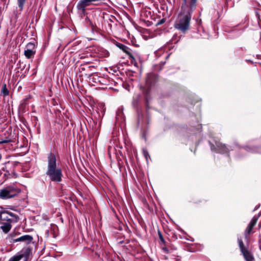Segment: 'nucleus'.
<instances>
[{
    "label": "nucleus",
    "mask_w": 261,
    "mask_h": 261,
    "mask_svg": "<svg viewBox=\"0 0 261 261\" xmlns=\"http://www.w3.org/2000/svg\"><path fill=\"white\" fill-rule=\"evenodd\" d=\"M46 174L54 182H60L63 176L62 169L57 163L55 154L50 152L47 156V165Z\"/></svg>",
    "instance_id": "nucleus-1"
},
{
    "label": "nucleus",
    "mask_w": 261,
    "mask_h": 261,
    "mask_svg": "<svg viewBox=\"0 0 261 261\" xmlns=\"http://www.w3.org/2000/svg\"><path fill=\"white\" fill-rule=\"evenodd\" d=\"M18 219V217L11 212L0 211L1 228L6 233L11 230L12 224L17 222Z\"/></svg>",
    "instance_id": "nucleus-2"
},
{
    "label": "nucleus",
    "mask_w": 261,
    "mask_h": 261,
    "mask_svg": "<svg viewBox=\"0 0 261 261\" xmlns=\"http://www.w3.org/2000/svg\"><path fill=\"white\" fill-rule=\"evenodd\" d=\"M191 15L189 11L184 13L174 24L175 28L181 32L187 31L189 27Z\"/></svg>",
    "instance_id": "nucleus-3"
},
{
    "label": "nucleus",
    "mask_w": 261,
    "mask_h": 261,
    "mask_svg": "<svg viewBox=\"0 0 261 261\" xmlns=\"http://www.w3.org/2000/svg\"><path fill=\"white\" fill-rule=\"evenodd\" d=\"M238 242L240 251L243 254L246 261H255L254 257L248 248L244 246L243 242L241 238L238 239Z\"/></svg>",
    "instance_id": "nucleus-4"
},
{
    "label": "nucleus",
    "mask_w": 261,
    "mask_h": 261,
    "mask_svg": "<svg viewBox=\"0 0 261 261\" xmlns=\"http://www.w3.org/2000/svg\"><path fill=\"white\" fill-rule=\"evenodd\" d=\"M33 241V237L29 234H25L21 236L18 238L13 239V243H17L18 245L22 246H28L31 244Z\"/></svg>",
    "instance_id": "nucleus-5"
},
{
    "label": "nucleus",
    "mask_w": 261,
    "mask_h": 261,
    "mask_svg": "<svg viewBox=\"0 0 261 261\" xmlns=\"http://www.w3.org/2000/svg\"><path fill=\"white\" fill-rule=\"evenodd\" d=\"M16 194L15 189L13 187H8L0 190V198L5 199L14 197Z\"/></svg>",
    "instance_id": "nucleus-6"
},
{
    "label": "nucleus",
    "mask_w": 261,
    "mask_h": 261,
    "mask_svg": "<svg viewBox=\"0 0 261 261\" xmlns=\"http://www.w3.org/2000/svg\"><path fill=\"white\" fill-rule=\"evenodd\" d=\"M211 150L216 152L221 153H227L229 151V149L219 141H216L215 144L211 143Z\"/></svg>",
    "instance_id": "nucleus-7"
},
{
    "label": "nucleus",
    "mask_w": 261,
    "mask_h": 261,
    "mask_svg": "<svg viewBox=\"0 0 261 261\" xmlns=\"http://www.w3.org/2000/svg\"><path fill=\"white\" fill-rule=\"evenodd\" d=\"M157 76L153 73H149L147 74L146 80V85L143 91L146 92V94H148L150 88L153 86L155 83L157 81Z\"/></svg>",
    "instance_id": "nucleus-8"
},
{
    "label": "nucleus",
    "mask_w": 261,
    "mask_h": 261,
    "mask_svg": "<svg viewBox=\"0 0 261 261\" xmlns=\"http://www.w3.org/2000/svg\"><path fill=\"white\" fill-rule=\"evenodd\" d=\"M258 220V217L257 216H254L251 220L250 221V223L248 225L247 228H246L245 231H244V234L245 237V239L246 240H248L249 239V236L254 226L256 225L257 221Z\"/></svg>",
    "instance_id": "nucleus-9"
},
{
    "label": "nucleus",
    "mask_w": 261,
    "mask_h": 261,
    "mask_svg": "<svg viewBox=\"0 0 261 261\" xmlns=\"http://www.w3.org/2000/svg\"><path fill=\"white\" fill-rule=\"evenodd\" d=\"M242 150H245L251 153H261V149L256 146H246L243 148Z\"/></svg>",
    "instance_id": "nucleus-10"
},
{
    "label": "nucleus",
    "mask_w": 261,
    "mask_h": 261,
    "mask_svg": "<svg viewBox=\"0 0 261 261\" xmlns=\"http://www.w3.org/2000/svg\"><path fill=\"white\" fill-rule=\"evenodd\" d=\"M99 107L102 109V110H101V115H100V114L99 113V112L98 111V107L94 108L93 109V113H94L95 111V112L96 113V114L98 115V117L96 116H95V117L97 118H99L100 117H102L104 115L105 111V109H103L104 105L102 103L99 104Z\"/></svg>",
    "instance_id": "nucleus-11"
},
{
    "label": "nucleus",
    "mask_w": 261,
    "mask_h": 261,
    "mask_svg": "<svg viewBox=\"0 0 261 261\" xmlns=\"http://www.w3.org/2000/svg\"><path fill=\"white\" fill-rule=\"evenodd\" d=\"M31 249L29 247H23L22 250L20 252V253L19 254V255L22 256V258L25 257L27 258L30 254Z\"/></svg>",
    "instance_id": "nucleus-12"
},
{
    "label": "nucleus",
    "mask_w": 261,
    "mask_h": 261,
    "mask_svg": "<svg viewBox=\"0 0 261 261\" xmlns=\"http://www.w3.org/2000/svg\"><path fill=\"white\" fill-rule=\"evenodd\" d=\"M36 50H31L25 48L24 51V55L28 59H31L34 56Z\"/></svg>",
    "instance_id": "nucleus-13"
},
{
    "label": "nucleus",
    "mask_w": 261,
    "mask_h": 261,
    "mask_svg": "<svg viewBox=\"0 0 261 261\" xmlns=\"http://www.w3.org/2000/svg\"><path fill=\"white\" fill-rule=\"evenodd\" d=\"M196 0H191L190 7L189 10L188 11L190 12V14L192 13V11H194V10H195L196 8Z\"/></svg>",
    "instance_id": "nucleus-14"
},
{
    "label": "nucleus",
    "mask_w": 261,
    "mask_h": 261,
    "mask_svg": "<svg viewBox=\"0 0 261 261\" xmlns=\"http://www.w3.org/2000/svg\"><path fill=\"white\" fill-rule=\"evenodd\" d=\"M117 46L120 49H121L124 52L128 53V48L125 45L121 44V43H118L117 44Z\"/></svg>",
    "instance_id": "nucleus-15"
},
{
    "label": "nucleus",
    "mask_w": 261,
    "mask_h": 261,
    "mask_svg": "<svg viewBox=\"0 0 261 261\" xmlns=\"http://www.w3.org/2000/svg\"><path fill=\"white\" fill-rule=\"evenodd\" d=\"M1 92L4 95V96H7V95H9V91H8V90L7 89V88L6 87V84H4L2 88Z\"/></svg>",
    "instance_id": "nucleus-16"
},
{
    "label": "nucleus",
    "mask_w": 261,
    "mask_h": 261,
    "mask_svg": "<svg viewBox=\"0 0 261 261\" xmlns=\"http://www.w3.org/2000/svg\"><path fill=\"white\" fill-rule=\"evenodd\" d=\"M25 48L31 50H36L35 44L33 42H29L27 44Z\"/></svg>",
    "instance_id": "nucleus-17"
},
{
    "label": "nucleus",
    "mask_w": 261,
    "mask_h": 261,
    "mask_svg": "<svg viewBox=\"0 0 261 261\" xmlns=\"http://www.w3.org/2000/svg\"><path fill=\"white\" fill-rule=\"evenodd\" d=\"M25 1L26 0H17L18 6L20 11L22 10Z\"/></svg>",
    "instance_id": "nucleus-18"
},
{
    "label": "nucleus",
    "mask_w": 261,
    "mask_h": 261,
    "mask_svg": "<svg viewBox=\"0 0 261 261\" xmlns=\"http://www.w3.org/2000/svg\"><path fill=\"white\" fill-rule=\"evenodd\" d=\"M22 258V256L19 254L14 256L10 258L9 261H19Z\"/></svg>",
    "instance_id": "nucleus-19"
},
{
    "label": "nucleus",
    "mask_w": 261,
    "mask_h": 261,
    "mask_svg": "<svg viewBox=\"0 0 261 261\" xmlns=\"http://www.w3.org/2000/svg\"><path fill=\"white\" fill-rule=\"evenodd\" d=\"M150 35L151 34H143L142 35V37L145 40H147L148 38H151L154 37V34H151V35Z\"/></svg>",
    "instance_id": "nucleus-20"
},
{
    "label": "nucleus",
    "mask_w": 261,
    "mask_h": 261,
    "mask_svg": "<svg viewBox=\"0 0 261 261\" xmlns=\"http://www.w3.org/2000/svg\"><path fill=\"white\" fill-rule=\"evenodd\" d=\"M143 154H144V156L145 157L146 160L147 161L148 156L149 157V153L147 152V151H146L145 150H143Z\"/></svg>",
    "instance_id": "nucleus-21"
},
{
    "label": "nucleus",
    "mask_w": 261,
    "mask_h": 261,
    "mask_svg": "<svg viewBox=\"0 0 261 261\" xmlns=\"http://www.w3.org/2000/svg\"><path fill=\"white\" fill-rule=\"evenodd\" d=\"M10 141V140H8V139L2 140V141H0V143L1 144L7 143L9 142Z\"/></svg>",
    "instance_id": "nucleus-22"
},
{
    "label": "nucleus",
    "mask_w": 261,
    "mask_h": 261,
    "mask_svg": "<svg viewBox=\"0 0 261 261\" xmlns=\"http://www.w3.org/2000/svg\"><path fill=\"white\" fill-rule=\"evenodd\" d=\"M10 236L12 237H15L16 236V234H15L14 233H11L10 234Z\"/></svg>",
    "instance_id": "nucleus-23"
},
{
    "label": "nucleus",
    "mask_w": 261,
    "mask_h": 261,
    "mask_svg": "<svg viewBox=\"0 0 261 261\" xmlns=\"http://www.w3.org/2000/svg\"><path fill=\"white\" fill-rule=\"evenodd\" d=\"M197 35H198V36L196 37V38H199L200 37H201L202 35H201V34H197Z\"/></svg>",
    "instance_id": "nucleus-24"
},
{
    "label": "nucleus",
    "mask_w": 261,
    "mask_h": 261,
    "mask_svg": "<svg viewBox=\"0 0 261 261\" xmlns=\"http://www.w3.org/2000/svg\"><path fill=\"white\" fill-rule=\"evenodd\" d=\"M129 38H130V33H128V34H126Z\"/></svg>",
    "instance_id": "nucleus-25"
},
{
    "label": "nucleus",
    "mask_w": 261,
    "mask_h": 261,
    "mask_svg": "<svg viewBox=\"0 0 261 261\" xmlns=\"http://www.w3.org/2000/svg\"><path fill=\"white\" fill-rule=\"evenodd\" d=\"M205 36H206L207 37H208V34H203Z\"/></svg>",
    "instance_id": "nucleus-26"
},
{
    "label": "nucleus",
    "mask_w": 261,
    "mask_h": 261,
    "mask_svg": "<svg viewBox=\"0 0 261 261\" xmlns=\"http://www.w3.org/2000/svg\"><path fill=\"white\" fill-rule=\"evenodd\" d=\"M186 3V0H185V4Z\"/></svg>",
    "instance_id": "nucleus-27"
},
{
    "label": "nucleus",
    "mask_w": 261,
    "mask_h": 261,
    "mask_svg": "<svg viewBox=\"0 0 261 261\" xmlns=\"http://www.w3.org/2000/svg\"><path fill=\"white\" fill-rule=\"evenodd\" d=\"M260 39H261V34H260Z\"/></svg>",
    "instance_id": "nucleus-28"
}]
</instances>
